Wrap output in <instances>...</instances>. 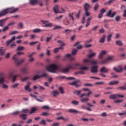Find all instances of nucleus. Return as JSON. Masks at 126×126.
Segmentation results:
<instances>
[{
  "mask_svg": "<svg viewBox=\"0 0 126 126\" xmlns=\"http://www.w3.org/2000/svg\"><path fill=\"white\" fill-rule=\"evenodd\" d=\"M104 55H106V51L103 50L98 55V59H102L104 57Z\"/></svg>",
  "mask_w": 126,
  "mask_h": 126,
  "instance_id": "412c9836",
  "label": "nucleus"
},
{
  "mask_svg": "<svg viewBox=\"0 0 126 126\" xmlns=\"http://www.w3.org/2000/svg\"><path fill=\"white\" fill-rule=\"evenodd\" d=\"M36 111H37V109H36L35 107H32V108L31 111L29 112V113L31 114H34Z\"/></svg>",
  "mask_w": 126,
  "mask_h": 126,
  "instance_id": "72a5a7b5",
  "label": "nucleus"
},
{
  "mask_svg": "<svg viewBox=\"0 0 126 126\" xmlns=\"http://www.w3.org/2000/svg\"><path fill=\"white\" fill-rule=\"evenodd\" d=\"M19 33L17 31H12L9 33V35H14L15 34H18Z\"/></svg>",
  "mask_w": 126,
  "mask_h": 126,
  "instance_id": "58836bf2",
  "label": "nucleus"
},
{
  "mask_svg": "<svg viewBox=\"0 0 126 126\" xmlns=\"http://www.w3.org/2000/svg\"><path fill=\"white\" fill-rule=\"evenodd\" d=\"M53 10L55 13H60V10H59V5H55L53 8Z\"/></svg>",
  "mask_w": 126,
  "mask_h": 126,
  "instance_id": "a211bd4d",
  "label": "nucleus"
},
{
  "mask_svg": "<svg viewBox=\"0 0 126 126\" xmlns=\"http://www.w3.org/2000/svg\"><path fill=\"white\" fill-rule=\"evenodd\" d=\"M42 109H44V110H49V109H50V107L48 105H45L42 106Z\"/></svg>",
  "mask_w": 126,
  "mask_h": 126,
  "instance_id": "e2e57ef3",
  "label": "nucleus"
},
{
  "mask_svg": "<svg viewBox=\"0 0 126 126\" xmlns=\"http://www.w3.org/2000/svg\"><path fill=\"white\" fill-rule=\"evenodd\" d=\"M27 79H29V77H24L21 78V80L23 82L24 81H26V80H27Z\"/></svg>",
  "mask_w": 126,
  "mask_h": 126,
  "instance_id": "6e6d98bb",
  "label": "nucleus"
},
{
  "mask_svg": "<svg viewBox=\"0 0 126 126\" xmlns=\"http://www.w3.org/2000/svg\"><path fill=\"white\" fill-rule=\"evenodd\" d=\"M71 103L73 104V105H77L78 104H79V102L76 100H73Z\"/></svg>",
  "mask_w": 126,
  "mask_h": 126,
  "instance_id": "864d4df0",
  "label": "nucleus"
},
{
  "mask_svg": "<svg viewBox=\"0 0 126 126\" xmlns=\"http://www.w3.org/2000/svg\"><path fill=\"white\" fill-rule=\"evenodd\" d=\"M64 58L65 59H69L70 61H74V57H72L71 54H66Z\"/></svg>",
  "mask_w": 126,
  "mask_h": 126,
  "instance_id": "9b49d317",
  "label": "nucleus"
},
{
  "mask_svg": "<svg viewBox=\"0 0 126 126\" xmlns=\"http://www.w3.org/2000/svg\"><path fill=\"white\" fill-rule=\"evenodd\" d=\"M41 78V76L38 75H35L32 78V80L33 81H36L37 79H40Z\"/></svg>",
  "mask_w": 126,
  "mask_h": 126,
  "instance_id": "bb28decb",
  "label": "nucleus"
},
{
  "mask_svg": "<svg viewBox=\"0 0 126 126\" xmlns=\"http://www.w3.org/2000/svg\"><path fill=\"white\" fill-rule=\"evenodd\" d=\"M123 101V100L117 99V100H114V103H115L116 104H117L118 103H122Z\"/></svg>",
  "mask_w": 126,
  "mask_h": 126,
  "instance_id": "052dcab7",
  "label": "nucleus"
},
{
  "mask_svg": "<svg viewBox=\"0 0 126 126\" xmlns=\"http://www.w3.org/2000/svg\"><path fill=\"white\" fill-rule=\"evenodd\" d=\"M77 53V49H73L72 51V56H75Z\"/></svg>",
  "mask_w": 126,
  "mask_h": 126,
  "instance_id": "79ce46f5",
  "label": "nucleus"
},
{
  "mask_svg": "<svg viewBox=\"0 0 126 126\" xmlns=\"http://www.w3.org/2000/svg\"><path fill=\"white\" fill-rule=\"evenodd\" d=\"M114 70H115L116 72H121V71H123V69L121 67H119L117 69L116 67H114L113 68Z\"/></svg>",
  "mask_w": 126,
  "mask_h": 126,
  "instance_id": "cd10ccee",
  "label": "nucleus"
},
{
  "mask_svg": "<svg viewBox=\"0 0 126 126\" xmlns=\"http://www.w3.org/2000/svg\"><path fill=\"white\" fill-rule=\"evenodd\" d=\"M24 50V47L19 46L17 49V51H23Z\"/></svg>",
  "mask_w": 126,
  "mask_h": 126,
  "instance_id": "8fccbe9b",
  "label": "nucleus"
},
{
  "mask_svg": "<svg viewBox=\"0 0 126 126\" xmlns=\"http://www.w3.org/2000/svg\"><path fill=\"white\" fill-rule=\"evenodd\" d=\"M17 76H19V75H15L12 78V82H15Z\"/></svg>",
  "mask_w": 126,
  "mask_h": 126,
  "instance_id": "c03bdc74",
  "label": "nucleus"
},
{
  "mask_svg": "<svg viewBox=\"0 0 126 126\" xmlns=\"http://www.w3.org/2000/svg\"><path fill=\"white\" fill-rule=\"evenodd\" d=\"M75 74H85V72L83 70H80L76 72Z\"/></svg>",
  "mask_w": 126,
  "mask_h": 126,
  "instance_id": "f704fd0d",
  "label": "nucleus"
},
{
  "mask_svg": "<svg viewBox=\"0 0 126 126\" xmlns=\"http://www.w3.org/2000/svg\"><path fill=\"white\" fill-rule=\"evenodd\" d=\"M91 72H92V73H97V72H98V66H92L91 68Z\"/></svg>",
  "mask_w": 126,
  "mask_h": 126,
  "instance_id": "0eeeda50",
  "label": "nucleus"
},
{
  "mask_svg": "<svg viewBox=\"0 0 126 126\" xmlns=\"http://www.w3.org/2000/svg\"><path fill=\"white\" fill-rule=\"evenodd\" d=\"M73 93L75 94V95H79L80 94V93H81V91L80 90H75L73 92Z\"/></svg>",
  "mask_w": 126,
  "mask_h": 126,
  "instance_id": "e433bc0d",
  "label": "nucleus"
},
{
  "mask_svg": "<svg viewBox=\"0 0 126 126\" xmlns=\"http://www.w3.org/2000/svg\"><path fill=\"white\" fill-rule=\"evenodd\" d=\"M92 64L94 65H97V62L96 61H91L89 60L85 59L84 60V64L86 66H89L90 64Z\"/></svg>",
  "mask_w": 126,
  "mask_h": 126,
  "instance_id": "f03ea898",
  "label": "nucleus"
},
{
  "mask_svg": "<svg viewBox=\"0 0 126 126\" xmlns=\"http://www.w3.org/2000/svg\"><path fill=\"white\" fill-rule=\"evenodd\" d=\"M59 90L60 92V93H61V94H63L64 91H63V87H59Z\"/></svg>",
  "mask_w": 126,
  "mask_h": 126,
  "instance_id": "5fc2aeb1",
  "label": "nucleus"
},
{
  "mask_svg": "<svg viewBox=\"0 0 126 126\" xmlns=\"http://www.w3.org/2000/svg\"><path fill=\"white\" fill-rule=\"evenodd\" d=\"M92 41V39H90L89 40H87L85 43V46L86 48H89L91 47L92 45L91 44H89V43H90Z\"/></svg>",
  "mask_w": 126,
  "mask_h": 126,
  "instance_id": "ddd939ff",
  "label": "nucleus"
},
{
  "mask_svg": "<svg viewBox=\"0 0 126 126\" xmlns=\"http://www.w3.org/2000/svg\"><path fill=\"white\" fill-rule=\"evenodd\" d=\"M85 11L89 10L90 9V5L87 3H85L84 5Z\"/></svg>",
  "mask_w": 126,
  "mask_h": 126,
  "instance_id": "a878e982",
  "label": "nucleus"
},
{
  "mask_svg": "<svg viewBox=\"0 0 126 126\" xmlns=\"http://www.w3.org/2000/svg\"><path fill=\"white\" fill-rule=\"evenodd\" d=\"M77 66H82V65L80 63H75L74 64L68 65L67 68H62V65L52 63L47 66L46 69L51 73H57V70L63 73H67L69 71V69H76L77 68Z\"/></svg>",
  "mask_w": 126,
  "mask_h": 126,
  "instance_id": "f257e3e1",
  "label": "nucleus"
},
{
  "mask_svg": "<svg viewBox=\"0 0 126 126\" xmlns=\"http://www.w3.org/2000/svg\"><path fill=\"white\" fill-rule=\"evenodd\" d=\"M109 97V99H117V94H110Z\"/></svg>",
  "mask_w": 126,
  "mask_h": 126,
  "instance_id": "473e14b6",
  "label": "nucleus"
},
{
  "mask_svg": "<svg viewBox=\"0 0 126 126\" xmlns=\"http://www.w3.org/2000/svg\"><path fill=\"white\" fill-rule=\"evenodd\" d=\"M115 18L116 21H117V22H119V21L121 20V16H120V15L116 16Z\"/></svg>",
  "mask_w": 126,
  "mask_h": 126,
  "instance_id": "a18cd8bd",
  "label": "nucleus"
},
{
  "mask_svg": "<svg viewBox=\"0 0 126 126\" xmlns=\"http://www.w3.org/2000/svg\"><path fill=\"white\" fill-rule=\"evenodd\" d=\"M28 69L27 68H22L21 70V72H22L24 74H27L28 73Z\"/></svg>",
  "mask_w": 126,
  "mask_h": 126,
  "instance_id": "5701e85b",
  "label": "nucleus"
},
{
  "mask_svg": "<svg viewBox=\"0 0 126 126\" xmlns=\"http://www.w3.org/2000/svg\"><path fill=\"white\" fill-rule=\"evenodd\" d=\"M118 83H119L118 81H111L108 83V85H115L118 84Z\"/></svg>",
  "mask_w": 126,
  "mask_h": 126,
  "instance_id": "c85d7f7f",
  "label": "nucleus"
},
{
  "mask_svg": "<svg viewBox=\"0 0 126 126\" xmlns=\"http://www.w3.org/2000/svg\"><path fill=\"white\" fill-rule=\"evenodd\" d=\"M29 112V110L27 109H24L21 112V113H24L25 114H27Z\"/></svg>",
  "mask_w": 126,
  "mask_h": 126,
  "instance_id": "603ef678",
  "label": "nucleus"
},
{
  "mask_svg": "<svg viewBox=\"0 0 126 126\" xmlns=\"http://www.w3.org/2000/svg\"><path fill=\"white\" fill-rule=\"evenodd\" d=\"M60 50H62V47H59V48H55L54 50V53L56 54V53H58Z\"/></svg>",
  "mask_w": 126,
  "mask_h": 126,
  "instance_id": "49530a36",
  "label": "nucleus"
},
{
  "mask_svg": "<svg viewBox=\"0 0 126 126\" xmlns=\"http://www.w3.org/2000/svg\"><path fill=\"white\" fill-rule=\"evenodd\" d=\"M88 69V67H80L79 68L80 70H87V69Z\"/></svg>",
  "mask_w": 126,
  "mask_h": 126,
  "instance_id": "680f3d73",
  "label": "nucleus"
},
{
  "mask_svg": "<svg viewBox=\"0 0 126 126\" xmlns=\"http://www.w3.org/2000/svg\"><path fill=\"white\" fill-rule=\"evenodd\" d=\"M30 96L31 97H33V98H34V99H35V100H36V101H37V102H44V100H42V99H40L39 98H38L37 97V96L34 95V94H30Z\"/></svg>",
  "mask_w": 126,
  "mask_h": 126,
  "instance_id": "2eb2a0df",
  "label": "nucleus"
},
{
  "mask_svg": "<svg viewBox=\"0 0 126 126\" xmlns=\"http://www.w3.org/2000/svg\"><path fill=\"white\" fill-rule=\"evenodd\" d=\"M27 114H25L24 113H21L19 115V117L22 119L24 121H25L27 120V117H28Z\"/></svg>",
  "mask_w": 126,
  "mask_h": 126,
  "instance_id": "6e6552de",
  "label": "nucleus"
},
{
  "mask_svg": "<svg viewBox=\"0 0 126 126\" xmlns=\"http://www.w3.org/2000/svg\"><path fill=\"white\" fill-rule=\"evenodd\" d=\"M106 38V35H103L100 38H99V43H105V39Z\"/></svg>",
  "mask_w": 126,
  "mask_h": 126,
  "instance_id": "b1692460",
  "label": "nucleus"
},
{
  "mask_svg": "<svg viewBox=\"0 0 126 126\" xmlns=\"http://www.w3.org/2000/svg\"><path fill=\"white\" fill-rule=\"evenodd\" d=\"M118 115L119 116H125V117H126V111L119 113Z\"/></svg>",
  "mask_w": 126,
  "mask_h": 126,
  "instance_id": "de8ad7c7",
  "label": "nucleus"
},
{
  "mask_svg": "<svg viewBox=\"0 0 126 126\" xmlns=\"http://www.w3.org/2000/svg\"><path fill=\"white\" fill-rule=\"evenodd\" d=\"M5 81V78L3 77H0V84H3V82Z\"/></svg>",
  "mask_w": 126,
  "mask_h": 126,
  "instance_id": "c9c22d12",
  "label": "nucleus"
},
{
  "mask_svg": "<svg viewBox=\"0 0 126 126\" xmlns=\"http://www.w3.org/2000/svg\"><path fill=\"white\" fill-rule=\"evenodd\" d=\"M52 95L53 96V97H57L60 93H59V92L57 91H53L51 92Z\"/></svg>",
  "mask_w": 126,
  "mask_h": 126,
  "instance_id": "393cba45",
  "label": "nucleus"
},
{
  "mask_svg": "<svg viewBox=\"0 0 126 126\" xmlns=\"http://www.w3.org/2000/svg\"><path fill=\"white\" fill-rule=\"evenodd\" d=\"M116 14H117V12H113L112 13V10H109L106 13V16L108 17H114Z\"/></svg>",
  "mask_w": 126,
  "mask_h": 126,
  "instance_id": "423d86ee",
  "label": "nucleus"
},
{
  "mask_svg": "<svg viewBox=\"0 0 126 126\" xmlns=\"http://www.w3.org/2000/svg\"><path fill=\"white\" fill-rule=\"evenodd\" d=\"M77 82H79V80H77L76 81L73 82L72 83H70L69 85H72L73 86H76V87H79V85H77Z\"/></svg>",
  "mask_w": 126,
  "mask_h": 126,
  "instance_id": "aec40b11",
  "label": "nucleus"
},
{
  "mask_svg": "<svg viewBox=\"0 0 126 126\" xmlns=\"http://www.w3.org/2000/svg\"><path fill=\"white\" fill-rule=\"evenodd\" d=\"M4 55V50L2 49V47H1L0 49V55L3 56Z\"/></svg>",
  "mask_w": 126,
  "mask_h": 126,
  "instance_id": "37998d69",
  "label": "nucleus"
},
{
  "mask_svg": "<svg viewBox=\"0 0 126 126\" xmlns=\"http://www.w3.org/2000/svg\"><path fill=\"white\" fill-rule=\"evenodd\" d=\"M68 113H72L73 114L80 113V112L78 111L77 110H76L75 109H68Z\"/></svg>",
  "mask_w": 126,
  "mask_h": 126,
  "instance_id": "dca6fc26",
  "label": "nucleus"
},
{
  "mask_svg": "<svg viewBox=\"0 0 126 126\" xmlns=\"http://www.w3.org/2000/svg\"><path fill=\"white\" fill-rule=\"evenodd\" d=\"M7 19H2L0 20V27H3L4 24H5Z\"/></svg>",
  "mask_w": 126,
  "mask_h": 126,
  "instance_id": "9d476101",
  "label": "nucleus"
},
{
  "mask_svg": "<svg viewBox=\"0 0 126 126\" xmlns=\"http://www.w3.org/2000/svg\"><path fill=\"white\" fill-rule=\"evenodd\" d=\"M82 103H84V102H88L89 101V98L88 97L82 98L80 100Z\"/></svg>",
  "mask_w": 126,
  "mask_h": 126,
  "instance_id": "7c9ffc66",
  "label": "nucleus"
},
{
  "mask_svg": "<svg viewBox=\"0 0 126 126\" xmlns=\"http://www.w3.org/2000/svg\"><path fill=\"white\" fill-rule=\"evenodd\" d=\"M19 8H16L15 9H14V10H13L12 11L10 12V14H11L12 13H14V12H16V11H17V10H18Z\"/></svg>",
  "mask_w": 126,
  "mask_h": 126,
  "instance_id": "13d9d810",
  "label": "nucleus"
},
{
  "mask_svg": "<svg viewBox=\"0 0 126 126\" xmlns=\"http://www.w3.org/2000/svg\"><path fill=\"white\" fill-rule=\"evenodd\" d=\"M12 8H13V7L7 8L0 11V17H2V16H4L5 15H6L7 13H9V10L10 9H12Z\"/></svg>",
  "mask_w": 126,
  "mask_h": 126,
  "instance_id": "7ed1b4c3",
  "label": "nucleus"
},
{
  "mask_svg": "<svg viewBox=\"0 0 126 126\" xmlns=\"http://www.w3.org/2000/svg\"><path fill=\"white\" fill-rule=\"evenodd\" d=\"M112 34H109L107 36V42H111V40H112Z\"/></svg>",
  "mask_w": 126,
  "mask_h": 126,
  "instance_id": "09e8293b",
  "label": "nucleus"
},
{
  "mask_svg": "<svg viewBox=\"0 0 126 126\" xmlns=\"http://www.w3.org/2000/svg\"><path fill=\"white\" fill-rule=\"evenodd\" d=\"M15 36H13L11 39H9V40L6 41V46H9V44H11L13 41L15 40Z\"/></svg>",
  "mask_w": 126,
  "mask_h": 126,
  "instance_id": "f8f14e48",
  "label": "nucleus"
},
{
  "mask_svg": "<svg viewBox=\"0 0 126 126\" xmlns=\"http://www.w3.org/2000/svg\"><path fill=\"white\" fill-rule=\"evenodd\" d=\"M40 21L44 25L42 27H52L53 26V24L49 23V21L41 20Z\"/></svg>",
  "mask_w": 126,
  "mask_h": 126,
  "instance_id": "39448f33",
  "label": "nucleus"
},
{
  "mask_svg": "<svg viewBox=\"0 0 126 126\" xmlns=\"http://www.w3.org/2000/svg\"><path fill=\"white\" fill-rule=\"evenodd\" d=\"M79 42H77L74 45V47H75L77 46V48L78 49H80L82 48V45H79Z\"/></svg>",
  "mask_w": 126,
  "mask_h": 126,
  "instance_id": "c756f323",
  "label": "nucleus"
},
{
  "mask_svg": "<svg viewBox=\"0 0 126 126\" xmlns=\"http://www.w3.org/2000/svg\"><path fill=\"white\" fill-rule=\"evenodd\" d=\"M8 29H9V27H8L7 26H6L2 30V32H5V31H7V30H8Z\"/></svg>",
  "mask_w": 126,
  "mask_h": 126,
  "instance_id": "ea45409f",
  "label": "nucleus"
},
{
  "mask_svg": "<svg viewBox=\"0 0 126 126\" xmlns=\"http://www.w3.org/2000/svg\"><path fill=\"white\" fill-rule=\"evenodd\" d=\"M20 112L18 111H15V112H14L12 114V115H13L14 116H17V115H19V113Z\"/></svg>",
  "mask_w": 126,
  "mask_h": 126,
  "instance_id": "338daca9",
  "label": "nucleus"
},
{
  "mask_svg": "<svg viewBox=\"0 0 126 126\" xmlns=\"http://www.w3.org/2000/svg\"><path fill=\"white\" fill-rule=\"evenodd\" d=\"M40 3V0H30V3L32 5H35L37 3Z\"/></svg>",
  "mask_w": 126,
  "mask_h": 126,
  "instance_id": "1a4fd4ad",
  "label": "nucleus"
},
{
  "mask_svg": "<svg viewBox=\"0 0 126 126\" xmlns=\"http://www.w3.org/2000/svg\"><path fill=\"white\" fill-rule=\"evenodd\" d=\"M57 120H63V121H66V119L64 118H63V117L61 116L57 118L56 119Z\"/></svg>",
  "mask_w": 126,
  "mask_h": 126,
  "instance_id": "bf43d9fd",
  "label": "nucleus"
},
{
  "mask_svg": "<svg viewBox=\"0 0 126 126\" xmlns=\"http://www.w3.org/2000/svg\"><path fill=\"white\" fill-rule=\"evenodd\" d=\"M63 23H64V25H69V21H68V20L65 19L64 20Z\"/></svg>",
  "mask_w": 126,
  "mask_h": 126,
  "instance_id": "a19ab883",
  "label": "nucleus"
},
{
  "mask_svg": "<svg viewBox=\"0 0 126 126\" xmlns=\"http://www.w3.org/2000/svg\"><path fill=\"white\" fill-rule=\"evenodd\" d=\"M44 30L40 29H35L32 30L33 33H40V32H43Z\"/></svg>",
  "mask_w": 126,
  "mask_h": 126,
  "instance_id": "4be33fe9",
  "label": "nucleus"
},
{
  "mask_svg": "<svg viewBox=\"0 0 126 126\" xmlns=\"http://www.w3.org/2000/svg\"><path fill=\"white\" fill-rule=\"evenodd\" d=\"M83 91H88V93L86 94V96L88 97L89 96H90V95L91 94V91H90V90H89V89H87V88H83L82 89Z\"/></svg>",
  "mask_w": 126,
  "mask_h": 126,
  "instance_id": "6ab92c4d",
  "label": "nucleus"
},
{
  "mask_svg": "<svg viewBox=\"0 0 126 126\" xmlns=\"http://www.w3.org/2000/svg\"><path fill=\"white\" fill-rule=\"evenodd\" d=\"M60 126V123H54L52 125V126Z\"/></svg>",
  "mask_w": 126,
  "mask_h": 126,
  "instance_id": "774afa93",
  "label": "nucleus"
},
{
  "mask_svg": "<svg viewBox=\"0 0 126 126\" xmlns=\"http://www.w3.org/2000/svg\"><path fill=\"white\" fill-rule=\"evenodd\" d=\"M116 44L118 45V46H123V42L121 41V40H117L116 41Z\"/></svg>",
  "mask_w": 126,
  "mask_h": 126,
  "instance_id": "4c0bfd02",
  "label": "nucleus"
},
{
  "mask_svg": "<svg viewBox=\"0 0 126 126\" xmlns=\"http://www.w3.org/2000/svg\"><path fill=\"white\" fill-rule=\"evenodd\" d=\"M99 8V4L98 3H96L94 6V10L96 11Z\"/></svg>",
  "mask_w": 126,
  "mask_h": 126,
  "instance_id": "3c124183",
  "label": "nucleus"
},
{
  "mask_svg": "<svg viewBox=\"0 0 126 126\" xmlns=\"http://www.w3.org/2000/svg\"><path fill=\"white\" fill-rule=\"evenodd\" d=\"M30 96L31 97H33V98H34V99H35V100H36V101H37V102H44V100H42V99H40L39 98H38L37 97V96L34 95V94H30Z\"/></svg>",
  "mask_w": 126,
  "mask_h": 126,
  "instance_id": "4468645a",
  "label": "nucleus"
},
{
  "mask_svg": "<svg viewBox=\"0 0 126 126\" xmlns=\"http://www.w3.org/2000/svg\"><path fill=\"white\" fill-rule=\"evenodd\" d=\"M95 55H96V53H92L91 54L88 55V58H92V57H94V56H95Z\"/></svg>",
  "mask_w": 126,
  "mask_h": 126,
  "instance_id": "0e129e2a",
  "label": "nucleus"
},
{
  "mask_svg": "<svg viewBox=\"0 0 126 126\" xmlns=\"http://www.w3.org/2000/svg\"><path fill=\"white\" fill-rule=\"evenodd\" d=\"M13 60L15 61L17 65L21 64V63H23L24 61H25V59H22L19 61V59L17 58V55H14V56L13 57Z\"/></svg>",
  "mask_w": 126,
  "mask_h": 126,
  "instance_id": "20e7f679",
  "label": "nucleus"
},
{
  "mask_svg": "<svg viewBox=\"0 0 126 126\" xmlns=\"http://www.w3.org/2000/svg\"><path fill=\"white\" fill-rule=\"evenodd\" d=\"M57 42L58 43H61V47L60 48H62V50H63V46H65V44L63 43V42L62 41V40H58Z\"/></svg>",
  "mask_w": 126,
  "mask_h": 126,
  "instance_id": "2f4dec72",
  "label": "nucleus"
},
{
  "mask_svg": "<svg viewBox=\"0 0 126 126\" xmlns=\"http://www.w3.org/2000/svg\"><path fill=\"white\" fill-rule=\"evenodd\" d=\"M18 26L20 28V29H22L23 28V23L20 22L18 24Z\"/></svg>",
  "mask_w": 126,
  "mask_h": 126,
  "instance_id": "4d7b16f0",
  "label": "nucleus"
},
{
  "mask_svg": "<svg viewBox=\"0 0 126 126\" xmlns=\"http://www.w3.org/2000/svg\"><path fill=\"white\" fill-rule=\"evenodd\" d=\"M100 72H104V73H107L109 71V69L106 68L105 67H102L100 69Z\"/></svg>",
  "mask_w": 126,
  "mask_h": 126,
  "instance_id": "f3484780",
  "label": "nucleus"
},
{
  "mask_svg": "<svg viewBox=\"0 0 126 126\" xmlns=\"http://www.w3.org/2000/svg\"><path fill=\"white\" fill-rule=\"evenodd\" d=\"M85 15H86V16H89L90 15V13L88 10L85 11Z\"/></svg>",
  "mask_w": 126,
  "mask_h": 126,
  "instance_id": "69168bd1",
  "label": "nucleus"
}]
</instances>
